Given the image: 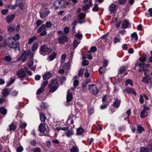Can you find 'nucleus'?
Instances as JSON below:
<instances>
[{
	"mask_svg": "<svg viewBox=\"0 0 152 152\" xmlns=\"http://www.w3.org/2000/svg\"><path fill=\"white\" fill-rule=\"evenodd\" d=\"M52 49L45 45H42L40 49L39 53L43 56H45L50 52Z\"/></svg>",
	"mask_w": 152,
	"mask_h": 152,
	"instance_id": "1",
	"label": "nucleus"
},
{
	"mask_svg": "<svg viewBox=\"0 0 152 152\" xmlns=\"http://www.w3.org/2000/svg\"><path fill=\"white\" fill-rule=\"evenodd\" d=\"M6 45L10 48L15 49V50H17L19 51L20 44L18 42H17L16 41H12L11 42H6Z\"/></svg>",
	"mask_w": 152,
	"mask_h": 152,
	"instance_id": "2",
	"label": "nucleus"
},
{
	"mask_svg": "<svg viewBox=\"0 0 152 152\" xmlns=\"http://www.w3.org/2000/svg\"><path fill=\"white\" fill-rule=\"evenodd\" d=\"M37 33H40V35L41 37H43L47 34L46 28L44 24H43L37 30Z\"/></svg>",
	"mask_w": 152,
	"mask_h": 152,
	"instance_id": "3",
	"label": "nucleus"
},
{
	"mask_svg": "<svg viewBox=\"0 0 152 152\" xmlns=\"http://www.w3.org/2000/svg\"><path fill=\"white\" fill-rule=\"evenodd\" d=\"M88 89L90 92L94 95H96L99 91L96 86L95 84L89 85Z\"/></svg>",
	"mask_w": 152,
	"mask_h": 152,
	"instance_id": "4",
	"label": "nucleus"
},
{
	"mask_svg": "<svg viewBox=\"0 0 152 152\" xmlns=\"http://www.w3.org/2000/svg\"><path fill=\"white\" fill-rule=\"evenodd\" d=\"M16 75L18 77L20 78V80L22 81L23 80L22 78L25 77L26 75V73L24 70L22 69H20L17 72Z\"/></svg>",
	"mask_w": 152,
	"mask_h": 152,
	"instance_id": "5",
	"label": "nucleus"
},
{
	"mask_svg": "<svg viewBox=\"0 0 152 152\" xmlns=\"http://www.w3.org/2000/svg\"><path fill=\"white\" fill-rule=\"evenodd\" d=\"M86 14L83 12L80 13L78 16L79 17V19L78 20V22L80 24H82L85 23V21L84 20L82 21L81 20H84L86 17Z\"/></svg>",
	"mask_w": 152,
	"mask_h": 152,
	"instance_id": "6",
	"label": "nucleus"
},
{
	"mask_svg": "<svg viewBox=\"0 0 152 152\" xmlns=\"http://www.w3.org/2000/svg\"><path fill=\"white\" fill-rule=\"evenodd\" d=\"M28 56V52H26V51L23 50L22 51V53L20 57V58L22 61L24 62Z\"/></svg>",
	"mask_w": 152,
	"mask_h": 152,
	"instance_id": "7",
	"label": "nucleus"
},
{
	"mask_svg": "<svg viewBox=\"0 0 152 152\" xmlns=\"http://www.w3.org/2000/svg\"><path fill=\"white\" fill-rule=\"evenodd\" d=\"M58 42L61 44L65 43L68 41V37L66 36L63 35L58 38Z\"/></svg>",
	"mask_w": 152,
	"mask_h": 152,
	"instance_id": "8",
	"label": "nucleus"
},
{
	"mask_svg": "<svg viewBox=\"0 0 152 152\" xmlns=\"http://www.w3.org/2000/svg\"><path fill=\"white\" fill-rule=\"evenodd\" d=\"M15 15L14 14L8 15L6 18L7 22L9 23H11L14 19Z\"/></svg>",
	"mask_w": 152,
	"mask_h": 152,
	"instance_id": "9",
	"label": "nucleus"
},
{
	"mask_svg": "<svg viewBox=\"0 0 152 152\" xmlns=\"http://www.w3.org/2000/svg\"><path fill=\"white\" fill-rule=\"evenodd\" d=\"M39 130L40 132L44 133L46 130L45 124L44 123H41L39 126Z\"/></svg>",
	"mask_w": 152,
	"mask_h": 152,
	"instance_id": "10",
	"label": "nucleus"
},
{
	"mask_svg": "<svg viewBox=\"0 0 152 152\" xmlns=\"http://www.w3.org/2000/svg\"><path fill=\"white\" fill-rule=\"evenodd\" d=\"M50 13V11L49 10H46L44 12L42 13L40 12L39 13L40 18L42 19H43L46 17Z\"/></svg>",
	"mask_w": 152,
	"mask_h": 152,
	"instance_id": "11",
	"label": "nucleus"
},
{
	"mask_svg": "<svg viewBox=\"0 0 152 152\" xmlns=\"http://www.w3.org/2000/svg\"><path fill=\"white\" fill-rule=\"evenodd\" d=\"M130 23L129 21L125 20L123 22L122 24V28L126 29L129 27Z\"/></svg>",
	"mask_w": 152,
	"mask_h": 152,
	"instance_id": "12",
	"label": "nucleus"
},
{
	"mask_svg": "<svg viewBox=\"0 0 152 152\" xmlns=\"http://www.w3.org/2000/svg\"><path fill=\"white\" fill-rule=\"evenodd\" d=\"M39 39H37V41L33 44L31 49L32 51H35L38 49L39 46Z\"/></svg>",
	"mask_w": 152,
	"mask_h": 152,
	"instance_id": "13",
	"label": "nucleus"
},
{
	"mask_svg": "<svg viewBox=\"0 0 152 152\" xmlns=\"http://www.w3.org/2000/svg\"><path fill=\"white\" fill-rule=\"evenodd\" d=\"M23 1V0H17L16 1V6H18L20 8H24Z\"/></svg>",
	"mask_w": 152,
	"mask_h": 152,
	"instance_id": "14",
	"label": "nucleus"
},
{
	"mask_svg": "<svg viewBox=\"0 0 152 152\" xmlns=\"http://www.w3.org/2000/svg\"><path fill=\"white\" fill-rule=\"evenodd\" d=\"M145 131L144 128L142 126L138 125L137 126L136 132L139 134H142Z\"/></svg>",
	"mask_w": 152,
	"mask_h": 152,
	"instance_id": "15",
	"label": "nucleus"
},
{
	"mask_svg": "<svg viewBox=\"0 0 152 152\" xmlns=\"http://www.w3.org/2000/svg\"><path fill=\"white\" fill-rule=\"evenodd\" d=\"M127 93L128 94H133L136 96L137 95L136 93L134 91V89L133 88L129 87H127Z\"/></svg>",
	"mask_w": 152,
	"mask_h": 152,
	"instance_id": "16",
	"label": "nucleus"
},
{
	"mask_svg": "<svg viewBox=\"0 0 152 152\" xmlns=\"http://www.w3.org/2000/svg\"><path fill=\"white\" fill-rule=\"evenodd\" d=\"M109 11L111 13L114 12L116 9V6L115 4L112 3L109 6Z\"/></svg>",
	"mask_w": 152,
	"mask_h": 152,
	"instance_id": "17",
	"label": "nucleus"
},
{
	"mask_svg": "<svg viewBox=\"0 0 152 152\" xmlns=\"http://www.w3.org/2000/svg\"><path fill=\"white\" fill-rule=\"evenodd\" d=\"M120 99H117L113 102V106L115 107L118 108L120 106Z\"/></svg>",
	"mask_w": 152,
	"mask_h": 152,
	"instance_id": "18",
	"label": "nucleus"
},
{
	"mask_svg": "<svg viewBox=\"0 0 152 152\" xmlns=\"http://www.w3.org/2000/svg\"><path fill=\"white\" fill-rule=\"evenodd\" d=\"M52 75L51 72H48L44 74L43 76V80H48L51 77Z\"/></svg>",
	"mask_w": 152,
	"mask_h": 152,
	"instance_id": "19",
	"label": "nucleus"
},
{
	"mask_svg": "<svg viewBox=\"0 0 152 152\" xmlns=\"http://www.w3.org/2000/svg\"><path fill=\"white\" fill-rule=\"evenodd\" d=\"M84 132V129L81 127L78 128L76 130V133L77 135H81L83 134Z\"/></svg>",
	"mask_w": 152,
	"mask_h": 152,
	"instance_id": "20",
	"label": "nucleus"
},
{
	"mask_svg": "<svg viewBox=\"0 0 152 152\" xmlns=\"http://www.w3.org/2000/svg\"><path fill=\"white\" fill-rule=\"evenodd\" d=\"M59 86V84L58 82V80L56 79H55L53 80L50 83L48 86Z\"/></svg>",
	"mask_w": 152,
	"mask_h": 152,
	"instance_id": "21",
	"label": "nucleus"
},
{
	"mask_svg": "<svg viewBox=\"0 0 152 152\" xmlns=\"http://www.w3.org/2000/svg\"><path fill=\"white\" fill-rule=\"evenodd\" d=\"M66 102L69 103L73 99L72 94V93L68 92L66 95Z\"/></svg>",
	"mask_w": 152,
	"mask_h": 152,
	"instance_id": "22",
	"label": "nucleus"
},
{
	"mask_svg": "<svg viewBox=\"0 0 152 152\" xmlns=\"http://www.w3.org/2000/svg\"><path fill=\"white\" fill-rule=\"evenodd\" d=\"M48 86L50 88L49 92L53 93L57 90L59 86Z\"/></svg>",
	"mask_w": 152,
	"mask_h": 152,
	"instance_id": "23",
	"label": "nucleus"
},
{
	"mask_svg": "<svg viewBox=\"0 0 152 152\" xmlns=\"http://www.w3.org/2000/svg\"><path fill=\"white\" fill-rule=\"evenodd\" d=\"M37 39H38L35 36H33L31 38H30L28 40V43L29 45L31 44L33 41H34V42L37 41Z\"/></svg>",
	"mask_w": 152,
	"mask_h": 152,
	"instance_id": "24",
	"label": "nucleus"
},
{
	"mask_svg": "<svg viewBox=\"0 0 152 152\" xmlns=\"http://www.w3.org/2000/svg\"><path fill=\"white\" fill-rule=\"evenodd\" d=\"M56 53L55 52H53L48 57L49 61H51L53 60L56 58Z\"/></svg>",
	"mask_w": 152,
	"mask_h": 152,
	"instance_id": "25",
	"label": "nucleus"
},
{
	"mask_svg": "<svg viewBox=\"0 0 152 152\" xmlns=\"http://www.w3.org/2000/svg\"><path fill=\"white\" fill-rule=\"evenodd\" d=\"M74 134V132L73 130L72 129H68L67 131V132L66 134V135L67 137H70L71 136L73 135Z\"/></svg>",
	"mask_w": 152,
	"mask_h": 152,
	"instance_id": "26",
	"label": "nucleus"
},
{
	"mask_svg": "<svg viewBox=\"0 0 152 152\" xmlns=\"http://www.w3.org/2000/svg\"><path fill=\"white\" fill-rule=\"evenodd\" d=\"M10 91H10H9L8 89L7 88L4 89L2 92V96L4 97L8 95L9 94Z\"/></svg>",
	"mask_w": 152,
	"mask_h": 152,
	"instance_id": "27",
	"label": "nucleus"
},
{
	"mask_svg": "<svg viewBox=\"0 0 152 152\" xmlns=\"http://www.w3.org/2000/svg\"><path fill=\"white\" fill-rule=\"evenodd\" d=\"M150 76L148 75V77L145 76L143 77L142 80V82H144L146 83H148L150 80Z\"/></svg>",
	"mask_w": 152,
	"mask_h": 152,
	"instance_id": "28",
	"label": "nucleus"
},
{
	"mask_svg": "<svg viewBox=\"0 0 152 152\" xmlns=\"http://www.w3.org/2000/svg\"><path fill=\"white\" fill-rule=\"evenodd\" d=\"M7 112L6 109L4 107H0V113L2 115H4L6 114Z\"/></svg>",
	"mask_w": 152,
	"mask_h": 152,
	"instance_id": "29",
	"label": "nucleus"
},
{
	"mask_svg": "<svg viewBox=\"0 0 152 152\" xmlns=\"http://www.w3.org/2000/svg\"><path fill=\"white\" fill-rule=\"evenodd\" d=\"M148 115V113L142 110L140 114V117L141 118H144L146 117Z\"/></svg>",
	"mask_w": 152,
	"mask_h": 152,
	"instance_id": "30",
	"label": "nucleus"
},
{
	"mask_svg": "<svg viewBox=\"0 0 152 152\" xmlns=\"http://www.w3.org/2000/svg\"><path fill=\"white\" fill-rule=\"evenodd\" d=\"M129 84L131 86L133 85V82L131 79H128L126 80L125 83V86H127Z\"/></svg>",
	"mask_w": 152,
	"mask_h": 152,
	"instance_id": "31",
	"label": "nucleus"
},
{
	"mask_svg": "<svg viewBox=\"0 0 152 152\" xmlns=\"http://www.w3.org/2000/svg\"><path fill=\"white\" fill-rule=\"evenodd\" d=\"M126 66L121 67L119 69L118 72V74L122 73L124 72L126 70Z\"/></svg>",
	"mask_w": 152,
	"mask_h": 152,
	"instance_id": "32",
	"label": "nucleus"
},
{
	"mask_svg": "<svg viewBox=\"0 0 152 152\" xmlns=\"http://www.w3.org/2000/svg\"><path fill=\"white\" fill-rule=\"evenodd\" d=\"M40 121L42 122H45L46 117L43 113H40Z\"/></svg>",
	"mask_w": 152,
	"mask_h": 152,
	"instance_id": "33",
	"label": "nucleus"
},
{
	"mask_svg": "<svg viewBox=\"0 0 152 152\" xmlns=\"http://www.w3.org/2000/svg\"><path fill=\"white\" fill-rule=\"evenodd\" d=\"M27 52L29 59H30V60H33V58L34 57V55L33 53L30 50H28Z\"/></svg>",
	"mask_w": 152,
	"mask_h": 152,
	"instance_id": "34",
	"label": "nucleus"
},
{
	"mask_svg": "<svg viewBox=\"0 0 152 152\" xmlns=\"http://www.w3.org/2000/svg\"><path fill=\"white\" fill-rule=\"evenodd\" d=\"M146 55L145 54L144 56H142L139 58V60L140 62H144L146 59Z\"/></svg>",
	"mask_w": 152,
	"mask_h": 152,
	"instance_id": "35",
	"label": "nucleus"
},
{
	"mask_svg": "<svg viewBox=\"0 0 152 152\" xmlns=\"http://www.w3.org/2000/svg\"><path fill=\"white\" fill-rule=\"evenodd\" d=\"M120 36L119 35H117L114 37L113 42L115 44H116L117 42H120Z\"/></svg>",
	"mask_w": 152,
	"mask_h": 152,
	"instance_id": "36",
	"label": "nucleus"
},
{
	"mask_svg": "<svg viewBox=\"0 0 152 152\" xmlns=\"http://www.w3.org/2000/svg\"><path fill=\"white\" fill-rule=\"evenodd\" d=\"M105 71V69L104 66L100 67L99 69V73L100 75H101L103 73H104Z\"/></svg>",
	"mask_w": 152,
	"mask_h": 152,
	"instance_id": "37",
	"label": "nucleus"
},
{
	"mask_svg": "<svg viewBox=\"0 0 152 152\" xmlns=\"http://www.w3.org/2000/svg\"><path fill=\"white\" fill-rule=\"evenodd\" d=\"M9 127L10 129V130H15L17 127V126L15 125L13 123H12L11 124L9 125Z\"/></svg>",
	"mask_w": 152,
	"mask_h": 152,
	"instance_id": "38",
	"label": "nucleus"
},
{
	"mask_svg": "<svg viewBox=\"0 0 152 152\" xmlns=\"http://www.w3.org/2000/svg\"><path fill=\"white\" fill-rule=\"evenodd\" d=\"M15 80L13 79L12 78H11L10 81L8 82L6 85V87H9L11 86L15 81Z\"/></svg>",
	"mask_w": 152,
	"mask_h": 152,
	"instance_id": "39",
	"label": "nucleus"
},
{
	"mask_svg": "<svg viewBox=\"0 0 152 152\" xmlns=\"http://www.w3.org/2000/svg\"><path fill=\"white\" fill-rule=\"evenodd\" d=\"M131 37L133 38H135V40L137 41L138 39V37L136 32H134L131 34Z\"/></svg>",
	"mask_w": 152,
	"mask_h": 152,
	"instance_id": "40",
	"label": "nucleus"
},
{
	"mask_svg": "<svg viewBox=\"0 0 152 152\" xmlns=\"http://www.w3.org/2000/svg\"><path fill=\"white\" fill-rule=\"evenodd\" d=\"M57 2L59 4L60 8L63 7L65 5V3L64 2H62V0H56L55 1V3L56 4Z\"/></svg>",
	"mask_w": 152,
	"mask_h": 152,
	"instance_id": "41",
	"label": "nucleus"
},
{
	"mask_svg": "<svg viewBox=\"0 0 152 152\" xmlns=\"http://www.w3.org/2000/svg\"><path fill=\"white\" fill-rule=\"evenodd\" d=\"M70 152H78L79 149L77 147L75 146H73L70 149Z\"/></svg>",
	"mask_w": 152,
	"mask_h": 152,
	"instance_id": "42",
	"label": "nucleus"
},
{
	"mask_svg": "<svg viewBox=\"0 0 152 152\" xmlns=\"http://www.w3.org/2000/svg\"><path fill=\"white\" fill-rule=\"evenodd\" d=\"M44 90V89L41 87L37 90L36 92V94L37 95H39L41 94L42 93Z\"/></svg>",
	"mask_w": 152,
	"mask_h": 152,
	"instance_id": "43",
	"label": "nucleus"
},
{
	"mask_svg": "<svg viewBox=\"0 0 152 152\" xmlns=\"http://www.w3.org/2000/svg\"><path fill=\"white\" fill-rule=\"evenodd\" d=\"M148 149L145 147H140V152H148Z\"/></svg>",
	"mask_w": 152,
	"mask_h": 152,
	"instance_id": "44",
	"label": "nucleus"
},
{
	"mask_svg": "<svg viewBox=\"0 0 152 152\" xmlns=\"http://www.w3.org/2000/svg\"><path fill=\"white\" fill-rule=\"evenodd\" d=\"M99 7L98 6L97 4H95L94 5V7L92 8V11L94 12H98L99 10Z\"/></svg>",
	"mask_w": 152,
	"mask_h": 152,
	"instance_id": "45",
	"label": "nucleus"
},
{
	"mask_svg": "<svg viewBox=\"0 0 152 152\" xmlns=\"http://www.w3.org/2000/svg\"><path fill=\"white\" fill-rule=\"evenodd\" d=\"M73 47L74 49H75L78 45L79 43L78 42L77 40L76 39H75L73 42Z\"/></svg>",
	"mask_w": 152,
	"mask_h": 152,
	"instance_id": "46",
	"label": "nucleus"
},
{
	"mask_svg": "<svg viewBox=\"0 0 152 152\" xmlns=\"http://www.w3.org/2000/svg\"><path fill=\"white\" fill-rule=\"evenodd\" d=\"M15 28L12 26H9L7 27V30L9 32H13L15 30Z\"/></svg>",
	"mask_w": 152,
	"mask_h": 152,
	"instance_id": "47",
	"label": "nucleus"
},
{
	"mask_svg": "<svg viewBox=\"0 0 152 152\" xmlns=\"http://www.w3.org/2000/svg\"><path fill=\"white\" fill-rule=\"evenodd\" d=\"M48 83V81L47 80H46L44 81L41 84V87L44 88L46 86Z\"/></svg>",
	"mask_w": 152,
	"mask_h": 152,
	"instance_id": "48",
	"label": "nucleus"
},
{
	"mask_svg": "<svg viewBox=\"0 0 152 152\" xmlns=\"http://www.w3.org/2000/svg\"><path fill=\"white\" fill-rule=\"evenodd\" d=\"M66 80V77L65 76L61 77L59 80V82L60 83H62Z\"/></svg>",
	"mask_w": 152,
	"mask_h": 152,
	"instance_id": "49",
	"label": "nucleus"
},
{
	"mask_svg": "<svg viewBox=\"0 0 152 152\" xmlns=\"http://www.w3.org/2000/svg\"><path fill=\"white\" fill-rule=\"evenodd\" d=\"M84 72V70L83 69H80L78 71V75L79 77H82Z\"/></svg>",
	"mask_w": 152,
	"mask_h": 152,
	"instance_id": "50",
	"label": "nucleus"
},
{
	"mask_svg": "<svg viewBox=\"0 0 152 152\" xmlns=\"http://www.w3.org/2000/svg\"><path fill=\"white\" fill-rule=\"evenodd\" d=\"M29 143L32 146H36L37 144V141L35 140L34 139L30 141Z\"/></svg>",
	"mask_w": 152,
	"mask_h": 152,
	"instance_id": "51",
	"label": "nucleus"
},
{
	"mask_svg": "<svg viewBox=\"0 0 152 152\" xmlns=\"http://www.w3.org/2000/svg\"><path fill=\"white\" fill-rule=\"evenodd\" d=\"M70 64L69 62L66 63L64 65L63 67L65 69H69L70 68Z\"/></svg>",
	"mask_w": 152,
	"mask_h": 152,
	"instance_id": "52",
	"label": "nucleus"
},
{
	"mask_svg": "<svg viewBox=\"0 0 152 152\" xmlns=\"http://www.w3.org/2000/svg\"><path fill=\"white\" fill-rule=\"evenodd\" d=\"M43 23L42 21L40 20H37L36 22V25L37 26V27H35V28L37 29V28L38 27L40 26L42 24V23Z\"/></svg>",
	"mask_w": 152,
	"mask_h": 152,
	"instance_id": "53",
	"label": "nucleus"
},
{
	"mask_svg": "<svg viewBox=\"0 0 152 152\" xmlns=\"http://www.w3.org/2000/svg\"><path fill=\"white\" fill-rule=\"evenodd\" d=\"M131 110L130 109H129L126 112V113L127 115L128 116L127 117H125L124 118V120H126L127 119H128L129 118L130 115L131 114Z\"/></svg>",
	"mask_w": 152,
	"mask_h": 152,
	"instance_id": "54",
	"label": "nucleus"
},
{
	"mask_svg": "<svg viewBox=\"0 0 152 152\" xmlns=\"http://www.w3.org/2000/svg\"><path fill=\"white\" fill-rule=\"evenodd\" d=\"M52 25V24L51 22H47L46 23L45 26V28H50Z\"/></svg>",
	"mask_w": 152,
	"mask_h": 152,
	"instance_id": "55",
	"label": "nucleus"
},
{
	"mask_svg": "<svg viewBox=\"0 0 152 152\" xmlns=\"http://www.w3.org/2000/svg\"><path fill=\"white\" fill-rule=\"evenodd\" d=\"M79 83V81L77 80H75L74 81L73 85L75 87V88L78 85Z\"/></svg>",
	"mask_w": 152,
	"mask_h": 152,
	"instance_id": "56",
	"label": "nucleus"
},
{
	"mask_svg": "<svg viewBox=\"0 0 152 152\" xmlns=\"http://www.w3.org/2000/svg\"><path fill=\"white\" fill-rule=\"evenodd\" d=\"M39 107L42 109L44 110H46L47 109L45 104L43 102H42L40 104Z\"/></svg>",
	"mask_w": 152,
	"mask_h": 152,
	"instance_id": "57",
	"label": "nucleus"
},
{
	"mask_svg": "<svg viewBox=\"0 0 152 152\" xmlns=\"http://www.w3.org/2000/svg\"><path fill=\"white\" fill-rule=\"evenodd\" d=\"M53 6L55 7L54 9L55 10H57L59 8H60L59 6L60 5H59V4H58V3L57 2L56 3V4L55 3V1L53 3Z\"/></svg>",
	"mask_w": 152,
	"mask_h": 152,
	"instance_id": "58",
	"label": "nucleus"
},
{
	"mask_svg": "<svg viewBox=\"0 0 152 152\" xmlns=\"http://www.w3.org/2000/svg\"><path fill=\"white\" fill-rule=\"evenodd\" d=\"M20 35L18 34H17L14 37L12 38L14 41H16V40H18L20 39Z\"/></svg>",
	"mask_w": 152,
	"mask_h": 152,
	"instance_id": "59",
	"label": "nucleus"
},
{
	"mask_svg": "<svg viewBox=\"0 0 152 152\" xmlns=\"http://www.w3.org/2000/svg\"><path fill=\"white\" fill-rule=\"evenodd\" d=\"M69 28L66 27L64 28V32L65 34H68L69 32Z\"/></svg>",
	"mask_w": 152,
	"mask_h": 152,
	"instance_id": "60",
	"label": "nucleus"
},
{
	"mask_svg": "<svg viewBox=\"0 0 152 152\" xmlns=\"http://www.w3.org/2000/svg\"><path fill=\"white\" fill-rule=\"evenodd\" d=\"M90 8V7L88 4L84 5V6L82 7V9L84 11H86L88 9H89Z\"/></svg>",
	"mask_w": 152,
	"mask_h": 152,
	"instance_id": "61",
	"label": "nucleus"
},
{
	"mask_svg": "<svg viewBox=\"0 0 152 152\" xmlns=\"http://www.w3.org/2000/svg\"><path fill=\"white\" fill-rule=\"evenodd\" d=\"M75 37L77 38L80 40L82 39V34H80L78 33L75 35Z\"/></svg>",
	"mask_w": 152,
	"mask_h": 152,
	"instance_id": "62",
	"label": "nucleus"
},
{
	"mask_svg": "<svg viewBox=\"0 0 152 152\" xmlns=\"http://www.w3.org/2000/svg\"><path fill=\"white\" fill-rule=\"evenodd\" d=\"M23 150V148L21 146L18 147L16 149L17 152H21Z\"/></svg>",
	"mask_w": 152,
	"mask_h": 152,
	"instance_id": "63",
	"label": "nucleus"
},
{
	"mask_svg": "<svg viewBox=\"0 0 152 152\" xmlns=\"http://www.w3.org/2000/svg\"><path fill=\"white\" fill-rule=\"evenodd\" d=\"M149 151L152 152V143L149 144L147 146V148Z\"/></svg>",
	"mask_w": 152,
	"mask_h": 152,
	"instance_id": "64",
	"label": "nucleus"
}]
</instances>
